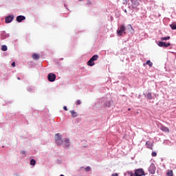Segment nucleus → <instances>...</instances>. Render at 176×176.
<instances>
[{
  "label": "nucleus",
  "instance_id": "1",
  "mask_svg": "<svg viewBox=\"0 0 176 176\" xmlns=\"http://www.w3.org/2000/svg\"><path fill=\"white\" fill-rule=\"evenodd\" d=\"M125 176H143L145 175V171L142 168H138L135 170V174L133 172L128 171L124 173Z\"/></svg>",
  "mask_w": 176,
  "mask_h": 176
},
{
  "label": "nucleus",
  "instance_id": "2",
  "mask_svg": "<svg viewBox=\"0 0 176 176\" xmlns=\"http://www.w3.org/2000/svg\"><path fill=\"white\" fill-rule=\"evenodd\" d=\"M124 34H126V26L121 25L117 30V35L118 36H122Z\"/></svg>",
  "mask_w": 176,
  "mask_h": 176
},
{
  "label": "nucleus",
  "instance_id": "3",
  "mask_svg": "<svg viewBox=\"0 0 176 176\" xmlns=\"http://www.w3.org/2000/svg\"><path fill=\"white\" fill-rule=\"evenodd\" d=\"M63 141L64 140H63V136H61L60 133H56L55 135V142L56 144H57V145L58 146L63 145Z\"/></svg>",
  "mask_w": 176,
  "mask_h": 176
},
{
  "label": "nucleus",
  "instance_id": "4",
  "mask_svg": "<svg viewBox=\"0 0 176 176\" xmlns=\"http://www.w3.org/2000/svg\"><path fill=\"white\" fill-rule=\"evenodd\" d=\"M97 60H98V55H94L87 63V65H89V67H93V65H95L94 61H97Z\"/></svg>",
  "mask_w": 176,
  "mask_h": 176
},
{
  "label": "nucleus",
  "instance_id": "5",
  "mask_svg": "<svg viewBox=\"0 0 176 176\" xmlns=\"http://www.w3.org/2000/svg\"><path fill=\"white\" fill-rule=\"evenodd\" d=\"M157 45L160 46V47H168V46H171V43H167L163 41H159L157 43Z\"/></svg>",
  "mask_w": 176,
  "mask_h": 176
},
{
  "label": "nucleus",
  "instance_id": "6",
  "mask_svg": "<svg viewBox=\"0 0 176 176\" xmlns=\"http://www.w3.org/2000/svg\"><path fill=\"white\" fill-rule=\"evenodd\" d=\"M156 172V166H155V164H151L148 168V173L150 174H155Z\"/></svg>",
  "mask_w": 176,
  "mask_h": 176
},
{
  "label": "nucleus",
  "instance_id": "7",
  "mask_svg": "<svg viewBox=\"0 0 176 176\" xmlns=\"http://www.w3.org/2000/svg\"><path fill=\"white\" fill-rule=\"evenodd\" d=\"M47 79L49 82H54V80H56V74L53 73L49 74L47 76Z\"/></svg>",
  "mask_w": 176,
  "mask_h": 176
},
{
  "label": "nucleus",
  "instance_id": "8",
  "mask_svg": "<svg viewBox=\"0 0 176 176\" xmlns=\"http://www.w3.org/2000/svg\"><path fill=\"white\" fill-rule=\"evenodd\" d=\"M133 8H137L140 6V2H142V0H131Z\"/></svg>",
  "mask_w": 176,
  "mask_h": 176
},
{
  "label": "nucleus",
  "instance_id": "9",
  "mask_svg": "<svg viewBox=\"0 0 176 176\" xmlns=\"http://www.w3.org/2000/svg\"><path fill=\"white\" fill-rule=\"evenodd\" d=\"M64 148H69L70 142L69 139H64L63 144Z\"/></svg>",
  "mask_w": 176,
  "mask_h": 176
},
{
  "label": "nucleus",
  "instance_id": "10",
  "mask_svg": "<svg viewBox=\"0 0 176 176\" xmlns=\"http://www.w3.org/2000/svg\"><path fill=\"white\" fill-rule=\"evenodd\" d=\"M160 130L164 133H170V129H168V128L164 125H161Z\"/></svg>",
  "mask_w": 176,
  "mask_h": 176
},
{
  "label": "nucleus",
  "instance_id": "11",
  "mask_svg": "<svg viewBox=\"0 0 176 176\" xmlns=\"http://www.w3.org/2000/svg\"><path fill=\"white\" fill-rule=\"evenodd\" d=\"M13 19H14V16H8L6 17V23H12V21H13Z\"/></svg>",
  "mask_w": 176,
  "mask_h": 176
},
{
  "label": "nucleus",
  "instance_id": "12",
  "mask_svg": "<svg viewBox=\"0 0 176 176\" xmlns=\"http://www.w3.org/2000/svg\"><path fill=\"white\" fill-rule=\"evenodd\" d=\"M23 20H25V16H24L23 15H19L16 17V21L18 23H21V21H23Z\"/></svg>",
  "mask_w": 176,
  "mask_h": 176
},
{
  "label": "nucleus",
  "instance_id": "13",
  "mask_svg": "<svg viewBox=\"0 0 176 176\" xmlns=\"http://www.w3.org/2000/svg\"><path fill=\"white\" fill-rule=\"evenodd\" d=\"M70 113L72 114V118H77L78 117V113L76 111L72 110L70 111Z\"/></svg>",
  "mask_w": 176,
  "mask_h": 176
},
{
  "label": "nucleus",
  "instance_id": "14",
  "mask_svg": "<svg viewBox=\"0 0 176 176\" xmlns=\"http://www.w3.org/2000/svg\"><path fill=\"white\" fill-rule=\"evenodd\" d=\"M33 60H38L40 57L39 54H34L32 56Z\"/></svg>",
  "mask_w": 176,
  "mask_h": 176
},
{
  "label": "nucleus",
  "instance_id": "15",
  "mask_svg": "<svg viewBox=\"0 0 176 176\" xmlns=\"http://www.w3.org/2000/svg\"><path fill=\"white\" fill-rule=\"evenodd\" d=\"M146 145L147 148H148V149H153L152 148L153 145H152V143H151V142H146Z\"/></svg>",
  "mask_w": 176,
  "mask_h": 176
},
{
  "label": "nucleus",
  "instance_id": "16",
  "mask_svg": "<svg viewBox=\"0 0 176 176\" xmlns=\"http://www.w3.org/2000/svg\"><path fill=\"white\" fill-rule=\"evenodd\" d=\"M35 164H36V161H35V160H31L30 166H35Z\"/></svg>",
  "mask_w": 176,
  "mask_h": 176
},
{
  "label": "nucleus",
  "instance_id": "17",
  "mask_svg": "<svg viewBox=\"0 0 176 176\" xmlns=\"http://www.w3.org/2000/svg\"><path fill=\"white\" fill-rule=\"evenodd\" d=\"M1 50H2V52H6V50H8V46L2 45Z\"/></svg>",
  "mask_w": 176,
  "mask_h": 176
},
{
  "label": "nucleus",
  "instance_id": "18",
  "mask_svg": "<svg viewBox=\"0 0 176 176\" xmlns=\"http://www.w3.org/2000/svg\"><path fill=\"white\" fill-rule=\"evenodd\" d=\"M146 98H148V100H152V93L147 94Z\"/></svg>",
  "mask_w": 176,
  "mask_h": 176
},
{
  "label": "nucleus",
  "instance_id": "19",
  "mask_svg": "<svg viewBox=\"0 0 176 176\" xmlns=\"http://www.w3.org/2000/svg\"><path fill=\"white\" fill-rule=\"evenodd\" d=\"M170 36H167L166 37H162L161 41H168L170 39Z\"/></svg>",
  "mask_w": 176,
  "mask_h": 176
},
{
  "label": "nucleus",
  "instance_id": "20",
  "mask_svg": "<svg viewBox=\"0 0 176 176\" xmlns=\"http://www.w3.org/2000/svg\"><path fill=\"white\" fill-rule=\"evenodd\" d=\"M146 64L147 65H149V67H152V65H153V63H152V62H151V60H147V61L146 62Z\"/></svg>",
  "mask_w": 176,
  "mask_h": 176
},
{
  "label": "nucleus",
  "instance_id": "21",
  "mask_svg": "<svg viewBox=\"0 0 176 176\" xmlns=\"http://www.w3.org/2000/svg\"><path fill=\"white\" fill-rule=\"evenodd\" d=\"M170 27L172 30H176V24L170 25Z\"/></svg>",
  "mask_w": 176,
  "mask_h": 176
},
{
  "label": "nucleus",
  "instance_id": "22",
  "mask_svg": "<svg viewBox=\"0 0 176 176\" xmlns=\"http://www.w3.org/2000/svg\"><path fill=\"white\" fill-rule=\"evenodd\" d=\"M81 104L82 101L80 100L76 101V105H80Z\"/></svg>",
  "mask_w": 176,
  "mask_h": 176
},
{
  "label": "nucleus",
  "instance_id": "23",
  "mask_svg": "<svg viewBox=\"0 0 176 176\" xmlns=\"http://www.w3.org/2000/svg\"><path fill=\"white\" fill-rule=\"evenodd\" d=\"M85 171L89 172L91 171V168H90V166H87L85 168Z\"/></svg>",
  "mask_w": 176,
  "mask_h": 176
},
{
  "label": "nucleus",
  "instance_id": "24",
  "mask_svg": "<svg viewBox=\"0 0 176 176\" xmlns=\"http://www.w3.org/2000/svg\"><path fill=\"white\" fill-rule=\"evenodd\" d=\"M168 176H173V170H170L167 173Z\"/></svg>",
  "mask_w": 176,
  "mask_h": 176
},
{
  "label": "nucleus",
  "instance_id": "25",
  "mask_svg": "<svg viewBox=\"0 0 176 176\" xmlns=\"http://www.w3.org/2000/svg\"><path fill=\"white\" fill-rule=\"evenodd\" d=\"M151 155L153 156V157H155V156H157V153L156 152H153L151 153Z\"/></svg>",
  "mask_w": 176,
  "mask_h": 176
},
{
  "label": "nucleus",
  "instance_id": "26",
  "mask_svg": "<svg viewBox=\"0 0 176 176\" xmlns=\"http://www.w3.org/2000/svg\"><path fill=\"white\" fill-rule=\"evenodd\" d=\"M105 107H111V102H109L106 103Z\"/></svg>",
  "mask_w": 176,
  "mask_h": 176
},
{
  "label": "nucleus",
  "instance_id": "27",
  "mask_svg": "<svg viewBox=\"0 0 176 176\" xmlns=\"http://www.w3.org/2000/svg\"><path fill=\"white\" fill-rule=\"evenodd\" d=\"M12 67H16V63L14 62H12V64H11Z\"/></svg>",
  "mask_w": 176,
  "mask_h": 176
},
{
  "label": "nucleus",
  "instance_id": "28",
  "mask_svg": "<svg viewBox=\"0 0 176 176\" xmlns=\"http://www.w3.org/2000/svg\"><path fill=\"white\" fill-rule=\"evenodd\" d=\"M111 176H119V174L118 173H113Z\"/></svg>",
  "mask_w": 176,
  "mask_h": 176
},
{
  "label": "nucleus",
  "instance_id": "29",
  "mask_svg": "<svg viewBox=\"0 0 176 176\" xmlns=\"http://www.w3.org/2000/svg\"><path fill=\"white\" fill-rule=\"evenodd\" d=\"M64 111H68V109L67 108V106L63 107Z\"/></svg>",
  "mask_w": 176,
  "mask_h": 176
},
{
  "label": "nucleus",
  "instance_id": "30",
  "mask_svg": "<svg viewBox=\"0 0 176 176\" xmlns=\"http://www.w3.org/2000/svg\"><path fill=\"white\" fill-rule=\"evenodd\" d=\"M21 155H25V151H21Z\"/></svg>",
  "mask_w": 176,
  "mask_h": 176
},
{
  "label": "nucleus",
  "instance_id": "31",
  "mask_svg": "<svg viewBox=\"0 0 176 176\" xmlns=\"http://www.w3.org/2000/svg\"><path fill=\"white\" fill-rule=\"evenodd\" d=\"M129 27L131 30H133V26H131V25H129Z\"/></svg>",
  "mask_w": 176,
  "mask_h": 176
},
{
  "label": "nucleus",
  "instance_id": "32",
  "mask_svg": "<svg viewBox=\"0 0 176 176\" xmlns=\"http://www.w3.org/2000/svg\"><path fill=\"white\" fill-rule=\"evenodd\" d=\"M124 12H125V13H127V10H124Z\"/></svg>",
  "mask_w": 176,
  "mask_h": 176
},
{
  "label": "nucleus",
  "instance_id": "33",
  "mask_svg": "<svg viewBox=\"0 0 176 176\" xmlns=\"http://www.w3.org/2000/svg\"><path fill=\"white\" fill-rule=\"evenodd\" d=\"M17 79H18V80H20V78L19 77H17Z\"/></svg>",
  "mask_w": 176,
  "mask_h": 176
},
{
  "label": "nucleus",
  "instance_id": "34",
  "mask_svg": "<svg viewBox=\"0 0 176 176\" xmlns=\"http://www.w3.org/2000/svg\"><path fill=\"white\" fill-rule=\"evenodd\" d=\"M128 111H131V109H128Z\"/></svg>",
  "mask_w": 176,
  "mask_h": 176
},
{
  "label": "nucleus",
  "instance_id": "35",
  "mask_svg": "<svg viewBox=\"0 0 176 176\" xmlns=\"http://www.w3.org/2000/svg\"><path fill=\"white\" fill-rule=\"evenodd\" d=\"M78 1H80H80H83V0H78Z\"/></svg>",
  "mask_w": 176,
  "mask_h": 176
}]
</instances>
